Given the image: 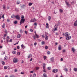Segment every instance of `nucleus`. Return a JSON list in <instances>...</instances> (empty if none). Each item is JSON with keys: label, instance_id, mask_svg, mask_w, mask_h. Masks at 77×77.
<instances>
[{"label": "nucleus", "instance_id": "45", "mask_svg": "<svg viewBox=\"0 0 77 77\" xmlns=\"http://www.w3.org/2000/svg\"><path fill=\"white\" fill-rule=\"evenodd\" d=\"M36 70H38L39 69V67H36Z\"/></svg>", "mask_w": 77, "mask_h": 77}, {"label": "nucleus", "instance_id": "50", "mask_svg": "<svg viewBox=\"0 0 77 77\" xmlns=\"http://www.w3.org/2000/svg\"><path fill=\"white\" fill-rule=\"evenodd\" d=\"M5 32L6 33H8V32H7V30H5Z\"/></svg>", "mask_w": 77, "mask_h": 77}, {"label": "nucleus", "instance_id": "41", "mask_svg": "<svg viewBox=\"0 0 77 77\" xmlns=\"http://www.w3.org/2000/svg\"><path fill=\"white\" fill-rule=\"evenodd\" d=\"M47 54H50V52L49 51H48Z\"/></svg>", "mask_w": 77, "mask_h": 77}, {"label": "nucleus", "instance_id": "35", "mask_svg": "<svg viewBox=\"0 0 77 77\" xmlns=\"http://www.w3.org/2000/svg\"><path fill=\"white\" fill-rule=\"evenodd\" d=\"M2 65H5V61H2Z\"/></svg>", "mask_w": 77, "mask_h": 77}, {"label": "nucleus", "instance_id": "32", "mask_svg": "<svg viewBox=\"0 0 77 77\" xmlns=\"http://www.w3.org/2000/svg\"><path fill=\"white\" fill-rule=\"evenodd\" d=\"M60 12H63V10L60 9Z\"/></svg>", "mask_w": 77, "mask_h": 77}, {"label": "nucleus", "instance_id": "20", "mask_svg": "<svg viewBox=\"0 0 77 77\" xmlns=\"http://www.w3.org/2000/svg\"><path fill=\"white\" fill-rule=\"evenodd\" d=\"M73 70L74 71H75V72H77V68H75Z\"/></svg>", "mask_w": 77, "mask_h": 77}, {"label": "nucleus", "instance_id": "12", "mask_svg": "<svg viewBox=\"0 0 77 77\" xmlns=\"http://www.w3.org/2000/svg\"><path fill=\"white\" fill-rule=\"evenodd\" d=\"M54 30H55L56 31V30H57V26L56 25L54 26Z\"/></svg>", "mask_w": 77, "mask_h": 77}, {"label": "nucleus", "instance_id": "61", "mask_svg": "<svg viewBox=\"0 0 77 77\" xmlns=\"http://www.w3.org/2000/svg\"><path fill=\"white\" fill-rule=\"evenodd\" d=\"M33 38H34L35 39H36V37H35V36H33Z\"/></svg>", "mask_w": 77, "mask_h": 77}, {"label": "nucleus", "instance_id": "42", "mask_svg": "<svg viewBox=\"0 0 77 77\" xmlns=\"http://www.w3.org/2000/svg\"><path fill=\"white\" fill-rule=\"evenodd\" d=\"M21 48H23V47H24V45H21Z\"/></svg>", "mask_w": 77, "mask_h": 77}, {"label": "nucleus", "instance_id": "63", "mask_svg": "<svg viewBox=\"0 0 77 77\" xmlns=\"http://www.w3.org/2000/svg\"><path fill=\"white\" fill-rule=\"evenodd\" d=\"M3 38L4 39H5V37L4 36V37H3Z\"/></svg>", "mask_w": 77, "mask_h": 77}, {"label": "nucleus", "instance_id": "1", "mask_svg": "<svg viewBox=\"0 0 77 77\" xmlns=\"http://www.w3.org/2000/svg\"><path fill=\"white\" fill-rule=\"evenodd\" d=\"M63 35H64L66 38L67 40H69L71 38V36H69L70 34L69 32H66L65 33H63Z\"/></svg>", "mask_w": 77, "mask_h": 77}, {"label": "nucleus", "instance_id": "56", "mask_svg": "<svg viewBox=\"0 0 77 77\" xmlns=\"http://www.w3.org/2000/svg\"><path fill=\"white\" fill-rule=\"evenodd\" d=\"M2 18H3L4 19L5 18V17H4V14H3L2 16Z\"/></svg>", "mask_w": 77, "mask_h": 77}, {"label": "nucleus", "instance_id": "60", "mask_svg": "<svg viewBox=\"0 0 77 77\" xmlns=\"http://www.w3.org/2000/svg\"><path fill=\"white\" fill-rule=\"evenodd\" d=\"M64 47H66V43L64 45Z\"/></svg>", "mask_w": 77, "mask_h": 77}, {"label": "nucleus", "instance_id": "19", "mask_svg": "<svg viewBox=\"0 0 77 77\" xmlns=\"http://www.w3.org/2000/svg\"><path fill=\"white\" fill-rule=\"evenodd\" d=\"M35 35L36 38H39V35H38V34H36Z\"/></svg>", "mask_w": 77, "mask_h": 77}, {"label": "nucleus", "instance_id": "49", "mask_svg": "<svg viewBox=\"0 0 77 77\" xmlns=\"http://www.w3.org/2000/svg\"><path fill=\"white\" fill-rule=\"evenodd\" d=\"M52 31H53V32H54V33L55 32H56V31L55 30H54V29H53L52 30Z\"/></svg>", "mask_w": 77, "mask_h": 77}, {"label": "nucleus", "instance_id": "27", "mask_svg": "<svg viewBox=\"0 0 77 77\" xmlns=\"http://www.w3.org/2000/svg\"><path fill=\"white\" fill-rule=\"evenodd\" d=\"M17 21L15 20V21L14 22V24H17Z\"/></svg>", "mask_w": 77, "mask_h": 77}, {"label": "nucleus", "instance_id": "33", "mask_svg": "<svg viewBox=\"0 0 77 77\" xmlns=\"http://www.w3.org/2000/svg\"><path fill=\"white\" fill-rule=\"evenodd\" d=\"M47 58V57L46 56H44V60H45V59Z\"/></svg>", "mask_w": 77, "mask_h": 77}, {"label": "nucleus", "instance_id": "6", "mask_svg": "<svg viewBox=\"0 0 77 77\" xmlns=\"http://www.w3.org/2000/svg\"><path fill=\"white\" fill-rule=\"evenodd\" d=\"M15 17L17 20H20V16H19V15H17L16 16H15Z\"/></svg>", "mask_w": 77, "mask_h": 77}, {"label": "nucleus", "instance_id": "62", "mask_svg": "<svg viewBox=\"0 0 77 77\" xmlns=\"http://www.w3.org/2000/svg\"><path fill=\"white\" fill-rule=\"evenodd\" d=\"M27 26H27V25H26V26H25V28L26 29V28H27Z\"/></svg>", "mask_w": 77, "mask_h": 77}, {"label": "nucleus", "instance_id": "47", "mask_svg": "<svg viewBox=\"0 0 77 77\" xmlns=\"http://www.w3.org/2000/svg\"><path fill=\"white\" fill-rule=\"evenodd\" d=\"M48 48V47L47 46H46L45 47V49H47Z\"/></svg>", "mask_w": 77, "mask_h": 77}, {"label": "nucleus", "instance_id": "48", "mask_svg": "<svg viewBox=\"0 0 77 77\" xmlns=\"http://www.w3.org/2000/svg\"><path fill=\"white\" fill-rule=\"evenodd\" d=\"M34 25L35 26H37V23H34Z\"/></svg>", "mask_w": 77, "mask_h": 77}, {"label": "nucleus", "instance_id": "40", "mask_svg": "<svg viewBox=\"0 0 77 77\" xmlns=\"http://www.w3.org/2000/svg\"><path fill=\"white\" fill-rule=\"evenodd\" d=\"M43 69H44V70H45V66H43Z\"/></svg>", "mask_w": 77, "mask_h": 77}, {"label": "nucleus", "instance_id": "11", "mask_svg": "<svg viewBox=\"0 0 77 77\" xmlns=\"http://www.w3.org/2000/svg\"><path fill=\"white\" fill-rule=\"evenodd\" d=\"M62 49V48H61V45H59L58 46V50H60Z\"/></svg>", "mask_w": 77, "mask_h": 77}, {"label": "nucleus", "instance_id": "59", "mask_svg": "<svg viewBox=\"0 0 77 77\" xmlns=\"http://www.w3.org/2000/svg\"><path fill=\"white\" fill-rule=\"evenodd\" d=\"M62 51L63 52V53H64V52H65V50H63V51Z\"/></svg>", "mask_w": 77, "mask_h": 77}, {"label": "nucleus", "instance_id": "64", "mask_svg": "<svg viewBox=\"0 0 77 77\" xmlns=\"http://www.w3.org/2000/svg\"><path fill=\"white\" fill-rule=\"evenodd\" d=\"M43 66H45V65H46V64L45 63H44L43 64Z\"/></svg>", "mask_w": 77, "mask_h": 77}, {"label": "nucleus", "instance_id": "24", "mask_svg": "<svg viewBox=\"0 0 77 77\" xmlns=\"http://www.w3.org/2000/svg\"><path fill=\"white\" fill-rule=\"evenodd\" d=\"M17 5H19V4H20V2L19 1H17Z\"/></svg>", "mask_w": 77, "mask_h": 77}, {"label": "nucleus", "instance_id": "52", "mask_svg": "<svg viewBox=\"0 0 77 77\" xmlns=\"http://www.w3.org/2000/svg\"><path fill=\"white\" fill-rule=\"evenodd\" d=\"M21 74H24V72H21L20 73Z\"/></svg>", "mask_w": 77, "mask_h": 77}, {"label": "nucleus", "instance_id": "9", "mask_svg": "<svg viewBox=\"0 0 77 77\" xmlns=\"http://www.w3.org/2000/svg\"><path fill=\"white\" fill-rule=\"evenodd\" d=\"M45 39L46 40H48V37L47 35H45Z\"/></svg>", "mask_w": 77, "mask_h": 77}, {"label": "nucleus", "instance_id": "3", "mask_svg": "<svg viewBox=\"0 0 77 77\" xmlns=\"http://www.w3.org/2000/svg\"><path fill=\"white\" fill-rule=\"evenodd\" d=\"M37 20L35 18H32V19L30 20V22H32V23H33V22H35V21H36Z\"/></svg>", "mask_w": 77, "mask_h": 77}, {"label": "nucleus", "instance_id": "28", "mask_svg": "<svg viewBox=\"0 0 77 77\" xmlns=\"http://www.w3.org/2000/svg\"><path fill=\"white\" fill-rule=\"evenodd\" d=\"M64 70L66 72H67V71H68V69H67V68H65L64 69Z\"/></svg>", "mask_w": 77, "mask_h": 77}, {"label": "nucleus", "instance_id": "44", "mask_svg": "<svg viewBox=\"0 0 77 77\" xmlns=\"http://www.w3.org/2000/svg\"><path fill=\"white\" fill-rule=\"evenodd\" d=\"M37 45V43L36 42H35L34 43V45H35V46H36V45Z\"/></svg>", "mask_w": 77, "mask_h": 77}, {"label": "nucleus", "instance_id": "13", "mask_svg": "<svg viewBox=\"0 0 77 77\" xmlns=\"http://www.w3.org/2000/svg\"><path fill=\"white\" fill-rule=\"evenodd\" d=\"M48 18L49 21H50L51 20V16H48Z\"/></svg>", "mask_w": 77, "mask_h": 77}, {"label": "nucleus", "instance_id": "23", "mask_svg": "<svg viewBox=\"0 0 77 77\" xmlns=\"http://www.w3.org/2000/svg\"><path fill=\"white\" fill-rule=\"evenodd\" d=\"M32 4H33V3H32L31 2L29 3V6H32Z\"/></svg>", "mask_w": 77, "mask_h": 77}, {"label": "nucleus", "instance_id": "54", "mask_svg": "<svg viewBox=\"0 0 77 77\" xmlns=\"http://www.w3.org/2000/svg\"><path fill=\"white\" fill-rule=\"evenodd\" d=\"M30 73H33V71H30Z\"/></svg>", "mask_w": 77, "mask_h": 77}, {"label": "nucleus", "instance_id": "22", "mask_svg": "<svg viewBox=\"0 0 77 77\" xmlns=\"http://www.w3.org/2000/svg\"><path fill=\"white\" fill-rule=\"evenodd\" d=\"M5 23H4L3 24V25H2V28H5Z\"/></svg>", "mask_w": 77, "mask_h": 77}, {"label": "nucleus", "instance_id": "14", "mask_svg": "<svg viewBox=\"0 0 77 77\" xmlns=\"http://www.w3.org/2000/svg\"><path fill=\"white\" fill-rule=\"evenodd\" d=\"M17 38H20L21 37V35L20 34H18L17 35Z\"/></svg>", "mask_w": 77, "mask_h": 77}, {"label": "nucleus", "instance_id": "17", "mask_svg": "<svg viewBox=\"0 0 77 77\" xmlns=\"http://www.w3.org/2000/svg\"><path fill=\"white\" fill-rule=\"evenodd\" d=\"M12 53L14 54H15L16 53V52L15 51H12Z\"/></svg>", "mask_w": 77, "mask_h": 77}, {"label": "nucleus", "instance_id": "31", "mask_svg": "<svg viewBox=\"0 0 77 77\" xmlns=\"http://www.w3.org/2000/svg\"><path fill=\"white\" fill-rule=\"evenodd\" d=\"M36 74L35 73L33 74V77H36Z\"/></svg>", "mask_w": 77, "mask_h": 77}, {"label": "nucleus", "instance_id": "43", "mask_svg": "<svg viewBox=\"0 0 77 77\" xmlns=\"http://www.w3.org/2000/svg\"><path fill=\"white\" fill-rule=\"evenodd\" d=\"M5 54V52H2V54Z\"/></svg>", "mask_w": 77, "mask_h": 77}, {"label": "nucleus", "instance_id": "8", "mask_svg": "<svg viewBox=\"0 0 77 77\" xmlns=\"http://www.w3.org/2000/svg\"><path fill=\"white\" fill-rule=\"evenodd\" d=\"M74 25L75 26H77V20L74 23Z\"/></svg>", "mask_w": 77, "mask_h": 77}, {"label": "nucleus", "instance_id": "39", "mask_svg": "<svg viewBox=\"0 0 77 77\" xmlns=\"http://www.w3.org/2000/svg\"><path fill=\"white\" fill-rule=\"evenodd\" d=\"M4 69H6L8 68V67H7V66H5L4 67Z\"/></svg>", "mask_w": 77, "mask_h": 77}, {"label": "nucleus", "instance_id": "57", "mask_svg": "<svg viewBox=\"0 0 77 77\" xmlns=\"http://www.w3.org/2000/svg\"><path fill=\"white\" fill-rule=\"evenodd\" d=\"M12 42V39H11L9 41V42Z\"/></svg>", "mask_w": 77, "mask_h": 77}, {"label": "nucleus", "instance_id": "38", "mask_svg": "<svg viewBox=\"0 0 77 77\" xmlns=\"http://www.w3.org/2000/svg\"><path fill=\"white\" fill-rule=\"evenodd\" d=\"M17 55H18V56H20V52H17Z\"/></svg>", "mask_w": 77, "mask_h": 77}, {"label": "nucleus", "instance_id": "4", "mask_svg": "<svg viewBox=\"0 0 77 77\" xmlns=\"http://www.w3.org/2000/svg\"><path fill=\"white\" fill-rule=\"evenodd\" d=\"M25 19H22L20 20V24H23V23H24V21H25Z\"/></svg>", "mask_w": 77, "mask_h": 77}, {"label": "nucleus", "instance_id": "30", "mask_svg": "<svg viewBox=\"0 0 77 77\" xmlns=\"http://www.w3.org/2000/svg\"><path fill=\"white\" fill-rule=\"evenodd\" d=\"M31 56H32V55H31V54H29L28 56V58H30V57H31Z\"/></svg>", "mask_w": 77, "mask_h": 77}, {"label": "nucleus", "instance_id": "25", "mask_svg": "<svg viewBox=\"0 0 77 77\" xmlns=\"http://www.w3.org/2000/svg\"><path fill=\"white\" fill-rule=\"evenodd\" d=\"M42 45H44V44H45V42L42 41Z\"/></svg>", "mask_w": 77, "mask_h": 77}, {"label": "nucleus", "instance_id": "18", "mask_svg": "<svg viewBox=\"0 0 77 77\" xmlns=\"http://www.w3.org/2000/svg\"><path fill=\"white\" fill-rule=\"evenodd\" d=\"M66 4L67 6H69V4L68 2H66V1H65Z\"/></svg>", "mask_w": 77, "mask_h": 77}, {"label": "nucleus", "instance_id": "55", "mask_svg": "<svg viewBox=\"0 0 77 77\" xmlns=\"http://www.w3.org/2000/svg\"><path fill=\"white\" fill-rule=\"evenodd\" d=\"M25 32L26 33V34H27V32L26 31H25Z\"/></svg>", "mask_w": 77, "mask_h": 77}, {"label": "nucleus", "instance_id": "36", "mask_svg": "<svg viewBox=\"0 0 77 77\" xmlns=\"http://www.w3.org/2000/svg\"><path fill=\"white\" fill-rule=\"evenodd\" d=\"M48 69H49V70H50L51 69V67H48Z\"/></svg>", "mask_w": 77, "mask_h": 77}, {"label": "nucleus", "instance_id": "58", "mask_svg": "<svg viewBox=\"0 0 77 77\" xmlns=\"http://www.w3.org/2000/svg\"><path fill=\"white\" fill-rule=\"evenodd\" d=\"M63 58H61L60 60H61V61H63Z\"/></svg>", "mask_w": 77, "mask_h": 77}, {"label": "nucleus", "instance_id": "15", "mask_svg": "<svg viewBox=\"0 0 77 77\" xmlns=\"http://www.w3.org/2000/svg\"><path fill=\"white\" fill-rule=\"evenodd\" d=\"M44 77H47V74L46 73H45L43 74Z\"/></svg>", "mask_w": 77, "mask_h": 77}, {"label": "nucleus", "instance_id": "34", "mask_svg": "<svg viewBox=\"0 0 77 77\" xmlns=\"http://www.w3.org/2000/svg\"><path fill=\"white\" fill-rule=\"evenodd\" d=\"M46 26H46L47 28H48V23H46Z\"/></svg>", "mask_w": 77, "mask_h": 77}, {"label": "nucleus", "instance_id": "53", "mask_svg": "<svg viewBox=\"0 0 77 77\" xmlns=\"http://www.w3.org/2000/svg\"><path fill=\"white\" fill-rule=\"evenodd\" d=\"M30 32H33V30L32 29H30Z\"/></svg>", "mask_w": 77, "mask_h": 77}, {"label": "nucleus", "instance_id": "29", "mask_svg": "<svg viewBox=\"0 0 77 77\" xmlns=\"http://www.w3.org/2000/svg\"><path fill=\"white\" fill-rule=\"evenodd\" d=\"M20 32L21 33H22L23 32V30H22V29H20Z\"/></svg>", "mask_w": 77, "mask_h": 77}, {"label": "nucleus", "instance_id": "2", "mask_svg": "<svg viewBox=\"0 0 77 77\" xmlns=\"http://www.w3.org/2000/svg\"><path fill=\"white\" fill-rule=\"evenodd\" d=\"M13 62L14 63H17L18 62V59L16 58H14L13 60Z\"/></svg>", "mask_w": 77, "mask_h": 77}, {"label": "nucleus", "instance_id": "21", "mask_svg": "<svg viewBox=\"0 0 77 77\" xmlns=\"http://www.w3.org/2000/svg\"><path fill=\"white\" fill-rule=\"evenodd\" d=\"M11 17L12 18H14V17H15V15H14V14H13L11 16Z\"/></svg>", "mask_w": 77, "mask_h": 77}, {"label": "nucleus", "instance_id": "5", "mask_svg": "<svg viewBox=\"0 0 77 77\" xmlns=\"http://www.w3.org/2000/svg\"><path fill=\"white\" fill-rule=\"evenodd\" d=\"M52 72H54V73L57 72H58V69H54L53 70Z\"/></svg>", "mask_w": 77, "mask_h": 77}, {"label": "nucleus", "instance_id": "46", "mask_svg": "<svg viewBox=\"0 0 77 77\" xmlns=\"http://www.w3.org/2000/svg\"><path fill=\"white\" fill-rule=\"evenodd\" d=\"M17 49H20V46H17Z\"/></svg>", "mask_w": 77, "mask_h": 77}, {"label": "nucleus", "instance_id": "16", "mask_svg": "<svg viewBox=\"0 0 77 77\" xmlns=\"http://www.w3.org/2000/svg\"><path fill=\"white\" fill-rule=\"evenodd\" d=\"M8 57H5L4 58V60H8Z\"/></svg>", "mask_w": 77, "mask_h": 77}, {"label": "nucleus", "instance_id": "26", "mask_svg": "<svg viewBox=\"0 0 77 77\" xmlns=\"http://www.w3.org/2000/svg\"><path fill=\"white\" fill-rule=\"evenodd\" d=\"M3 8L4 10H5V9H6V7H5V6L3 5Z\"/></svg>", "mask_w": 77, "mask_h": 77}, {"label": "nucleus", "instance_id": "10", "mask_svg": "<svg viewBox=\"0 0 77 77\" xmlns=\"http://www.w3.org/2000/svg\"><path fill=\"white\" fill-rule=\"evenodd\" d=\"M72 50L73 52V53H75V49L74 48H72Z\"/></svg>", "mask_w": 77, "mask_h": 77}, {"label": "nucleus", "instance_id": "37", "mask_svg": "<svg viewBox=\"0 0 77 77\" xmlns=\"http://www.w3.org/2000/svg\"><path fill=\"white\" fill-rule=\"evenodd\" d=\"M24 16L23 15H22V17H21L22 19H24Z\"/></svg>", "mask_w": 77, "mask_h": 77}, {"label": "nucleus", "instance_id": "51", "mask_svg": "<svg viewBox=\"0 0 77 77\" xmlns=\"http://www.w3.org/2000/svg\"><path fill=\"white\" fill-rule=\"evenodd\" d=\"M56 35H59V33H58L57 32H56Z\"/></svg>", "mask_w": 77, "mask_h": 77}, {"label": "nucleus", "instance_id": "7", "mask_svg": "<svg viewBox=\"0 0 77 77\" xmlns=\"http://www.w3.org/2000/svg\"><path fill=\"white\" fill-rule=\"evenodd\" d=\"M54 57H52L50 59L51 61L52 62H54Z\"/></svg>", "mask_w": 77, "mask_h": 77}]
</instances>
